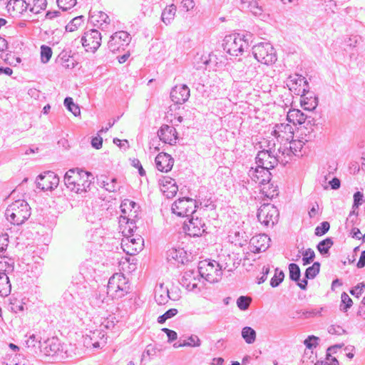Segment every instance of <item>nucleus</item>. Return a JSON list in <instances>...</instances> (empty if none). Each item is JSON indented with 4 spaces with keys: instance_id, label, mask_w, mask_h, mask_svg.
<instances>
[{
    "instance_id": "nucleus-1",
    "label": "nucleus",
    "mask_w": 365,
    "mask_h": 365,
    "mask_svg": "<svg viewBox=\"0 0 365 365\" xmlns=\"http://www.w3.org/2000/svg\"><path fill=\"white\" fill-rule=\"evenodd\" d=\"M120 229L123 236L120 245L124 252L135 255L142 250L144 240L140 235L133 234L134 229H136L135 225L121 226Z\"/></svg>"
},
{
    "instance_id": "nucleus-2",
    "label": "nucleus",
    "mask_w": 365,
    "mask_h": 365,
    "mask_svg": "<svg viewBox=\"0 0 365 365\" xmlns=\"http://www.w3.org/2000/svg\"><path fill=\"white\" fill-rule=\"evenodd\" d=\"M31 208L24 200H18L12 202L6 208L5 216L13 225H19L24 223L31 215Z\"/></svg>"
},
{
    "instance_id": "nucleus-3",
    "label": "nucleus",
    "mask_w": 365,
    "mask_h": 365,
    "mask_svg": "<svg viewBox=\"0 0 365 365\" xmlns=\"http://www.w3.org/2000/svg\"><path fill=\"white\" fill-rule=\"evenodd\" d=\"M130 289L128 279L122 273H115L108 283L107 294L112 299H120L125 296Z\"/></svg>"
},
{
    "instance_id": "nucleus-4",
    "label": "nucleus",
    "mask_w": 365,
    "mask_h": 365,
    "mask_svg": "<svg viewBox=\"0 0 365 365\" xmlns=\"http://www.w3.org/2000/svg\"><path fill=\"white\" fill-rule=\"evenodd\" d=\"M223 49L230 55L238 56L242 55L245 49L248 48V41L245 36L240 34L227 35L223 39Z\"/></svg>"
},
{
    "instance_id": "nucleus-5",
    "label": "nucleus",
    "mask_w": 365,
    "mask_h": 365,
    "mask_svg": "<svg viewBox=\"0 0 365 365\" xmlns=\"http://www.w3.org/2000/svg\"><path fill=\"white\" fill-rule=\"evenodd\" d=\"M252 53L258 62L265 65H271L277 59L275 49L269 42H260L255 45Z\"/></svg>"
},
{
    "instance_id": "nucleus-6",
    "label": "nucleus",
    "mask_w": 365,
    "mask_h": 365,
    "mask_svg": "<svg viewBox=\"0 0 365 365\" xmlns=\"http://www.w3.org/2000/svg\"><path fill=\"white\" fill-rule=\"evenodd\" d=\"M66 346L67 345H62L58 338L52 337L48 339L43 342L39 352L42 353L45 356H54L64 351L66 357H72L73 354H75L74 348L70 344L69 346H71V349H65L64 346Z\"/></svg>"
},
{
    "instance_id": "nucleus-7",
    "label": "nucleus",
    "mask_w": 365,
    "mask_h": 365,
    "mask_svg": "<svg viewBox=\"0 0 365 365\" xmlns=\"http://www.w3.org/2000/svg\"><path fill=\"white\" fill-rule=\"evenodd\" d=\"M198 269L202 278L210 283H215L222 277V267L215 261H203L200 263Z\"/></svg>"
},
{
    "instance_id": "nucleus-8",
    "label": "nucleus",
    "mask_w": 365,
    "mask_h": 365,
    "mask_svg": "<svg viewBox=\"0 0 365 365\" xmlns=\"http://www.w3.org/2000/svg\"><path fill=\"white\" fill-rule=\"evenodd\" d=\"M278 218L279 211L274 205L264 203L258 210L257 219L265 227H273L277 222Z\"/></svg>"
},
{
    "instance_id": "nucleus-9",
    "label": "nucleus",
    "mask_w": 365,
    "mask_h": 365,
    "mask_svg": "<svg viewBox=\"0 0 365 365\" xmlns=\"http://www.w3.org/2000/svg\"><path fill=\"white\" fill-rule=\"evenodd\" d=\"M138 205L128 199L124 200L120 205L121 215L119 218L120 227L135 225V218L137 217Z\"/></svg>"
},
{
    "instance_id": "nucleus-10",
    "label": "nucleus",
    "mask_w": 365,
    "mask_h": 365,
    "mask_svg": "<svg viewBox=\"0 0 365 365\" xmlns=\"http://www.w3.org/2000/svg\"><path fill=\"white\" fill-rule=\"evenodd\" d=\"M202 278L199 269H188L183 273L181 279V284L187 291L198 294L201 292V287H199V284Z\"/></svg>"
},
{
    "instance_id": "nucleus-11",
    "label": "nucleus",
    "mask_w": 365,
    "mask_h": 365,
    "mask_svg": "<svg viewBox=\"0 0 365 365\" xmlns=\"http://www.w3.org/2000/svg\"><path fill=\"white\" fill-rule=\"evenodd\" d=\"M196 202L192 198L182 197L172 205V211L179 217H189L196 211Z\"/></svg>"
},
{
    "instance_id": "nucleus-12",
    "label": "nucleus",
    "mask_w": 365,
    "mask_h": 365,
    "mask_svg": "<svg viewBox=\"0 0 365 365\" xmlns=\"http://www.w3.org/2000/svg\"><path fill=\"white\" fill-rule=\"evenodd\" d=\"M286 85L289 90L297 96H304V93L309 94L308 83L302 76L298 74L290 75L286 81Z\"/></svg>"
},
{
    "instance_id": "nucleus-13",
    "label": "nucleus",
    "mask_w": 365,
    "mask_h": 365,
    "mask_svg": "<svg viewBox=\"0 0 365 365\" xmlns=\"http://www.w3.org/2000/svg\"><path fill=\"white\" fill-rule=\"evenodd\" d=\"M101 39V34L97 29H90L84 33L81 42L86 51L94 53L100 47Z\"/></svg>"
},
{
    "instance_id": "nucleus-14",
    "label": "nucleus",
    "mask_w": 365,
    "mask_h": 365,
    "mask_svg": "<svg viewBox=\"0 0 365 365\" xmlns=\"http://www.w3.org/2000/svg\"><path fill=\"white\" fill-rule=\"evenodd\" d=\"M272 135L274 136L280 143H290L294 139V125L284 123L277 124L272 131Z\"/></svg>"
},
{
    "instance_id": "nucleus-15",
    "label": "nucleus",
    "mask_w": 365,
    "mask_h": 365,
    "mask_svg": "<svg viewBox=\"0 0 365 365\" xmlns=\"http://www.w3.org/2000/svg\"><path fill=\"white\" fill-rule=\"evenodd\" d=\"M130 34L124 31H120L113 34L108 42V47L112 52L118 51L124 49L130 42Z\"/></svg>"
},
{
    "instance_id": "nucleus-16",
    "label": "nucleus",
    "mask_w": 365,
    "mask_h": 365,
    "mask_svg": "<svg viewBox=\"0 0 365 365\" xmlns=\"http://www.w3.org/2000/svg\"><path fill=\"white\" fill-rule=\"evenodd\" d=\"M59 178L53 172L48 171L38 176L36 185L39 189L48 191L53 190L58 187Z\"/></svg>"
},
{
    "instance_id": "nucleus-17",
    "label": "nucleus",
    "mask_w": 365,
    "mask_h": 365,
    "mask_svg": "<svg viewBox=\"0 0 365 365\" xmlns=\"http://www.w3.org/2000/svg\"><path fill=\"white\" fill-rule=\"evenodd\" d=\"M183 228L188 235L192 237L200 236L207 229L202 220L197 217H194L193 215L187 221H185Z\"/></svg>"
},
{
    "instance_id": "nucleus-18",
    "label": "nucleus",
    "mask_w": 365,
    "mask_h": 365,
    "mask_svg": "<svg viewBox=\"0 0 365 365\" xmlns=\"http://www.w3.org/2000/svg\"><path fill=\"white\" fill-rule=\"evenodd\" d=\"M277 164V160L271 150H263L256 157L257 166L270 170Z\"/></svg>"
},
{
    "instance_id": "nucleus-19",
    "label": "nucleus",
    "mask_w": 365,
    "mask_h": 365,
    "mask_svg": "<svg viewBox=\"0 0 365 365\" xmlns=\"http://www.w3.org/2000/svg\"><path fill=\"white\" fill-rule=\"evenodd\" d=\"M270 238L265 234L257 235L252 237L250 241V251L254 253L264 252L269 247Z\"/></svg>"
},
{
    "instance_id": "nucleus-20",
    "label": "nucleus",
    "mask_w": 365,
    "mask_h": 365,
    "mask_svg": "<svg viewBox=\"0 0 365 365\" xmlns=\"http://www.w3.org/2000/svg\"><path fill=\"white\" fill-rule=\"evenodd\" d=\"M248 175L252 181L258 183L259 185L265 182H269L271 180V173L269 170L259 166H256L255 168H251Z\"/></svg>"
},
{
    "instance_id": "nucleus-21",
    "label": "nucleus",
    "mask_w": 365,
    "mask_h": 365,
    "mask_svg": "<svg viewBox=\"0 0 365 365\" xmlns=\"http://www.w3.org/2000/svg\"><path fill=\"white\" fill-rule=\"evenodd\" d=\"M160 191L168 198L173 197L178 190V187L174 179L169 177H163L159 180Z\"/></svg>"
},
{
    "instance_id": "nucleus-22",
    "label": "nucleus",
    "mask_w": 365,
    "mask_h": 365,
    "mask_svg": "<svg viewBox=\"0 0 365 365\" xmlns=\"http://www.w3.org/2000/svg\"><path fill=\"white\" fill-rule=\"evenodd\" d=\"M160 139L165 143L173 145L176 143L178 133L175 128L173 126L163 125L158 132Z\"/></svg>"
},
{
    "instance_id": "nucleus-23",
    "label": "nucleus",
    "mask_w": 365,
    "mask_h": 365,
    "mask_svg": "<svg viewBox=\"0 0 365 365\" xmlns=\"http://www.w3.org/2000/svg\"><path fill=\"white\" fill-rule=\"evenodd\" d=\"M89 19L91 24L103 31L108 29L110 24L109 16L103 11L91 13Z\"/></svg>"
},
{
    "instance_id": "nucleus-24",
    "label": "nucleus",
    "mask_w": 365,
    "mask_h": 365,
    "mask_svg": "<svg viewBox=\"0 0 365 365\" xmlns=\"http://www.w3.org/2000/svg\"><path fill=\"white\" fill-rule=\"evenodd\" d=\"M190 97V89L186 85L177 86L170 92L172 101L178 104L186 102Z\"/></svg>"
},
{
    "instance_id": "nucleus-25",
    "label": "nucleus",
    "mask_w": 365,
    "mask_h": 365,
    "mask_svg": "<svg viewBox=\"0 0 365 365\" xmlns=\"http://www.w3.org/2000/svg\"><path fill=\"white\" fill-rule=\"evenodd\" d=\"M155 161L157 169L160 172L165 173L171 170L174 163L173 158L165 153H159L156 156Z\"/></svg>"
},
{
    "instance_id": "nucleus-26",
    "label": "nucleus",
    "mask_w": 365,
    "mask_h": 365,
    "mask_svg": "<svg viewBox=\"0 0 365 365\" xmlns=\"http://www.w3.org/2000/svg\"><path fill=\"white\" fill-rule=\"evenodd\" d=\"M242 9H247L255 16L263 18V9L257 0H236Z\"/></svg>"
},
{
    "instance_id": "nucleus-27",
    "label": "nucleus",
    "mask_w": 365,
    "mask_h": 365,
    "mask_svg": "<svg viewBox=\"0 0 365 365\" xmlns=\"http://www.w3.org/2000/svg\"><path fill=\"white\" fill-rule=\"evenodd\" d=\"M79 177L81 180L78 181L77 186L74 192L81 194L83 192H87V190L89 189L93 178L90 173L83 170H80Z\"/></svg>"
},
{
    "instance_id": "nucleus-28",
    "label": "nucleus",
    "mask_w": 365,
    "mask_h": 365,
    "mask_svg": "<svg viewBox=\"0 0 365 365\" xmlns=\"http://www.w3.org/2000/svg\"><path fill=\"white\" fill-rule=\"evenodd\" d=\"M80 170L78 169H71L67 171L64 176V183L68 189L72 192H75L78 181L81 180Z\"/></svg>"
},
{
    "instance_id": "nucleus-29",
    "label": "nucleus",
    "mask_w": 365,
    "mask_h": 365,
    "mask_svg": "<svg viewBox=\"0 0 365 365\" xmlns=\"http://www.w3.org/2000/svg\"><path fill=\"white\" fill-rule=\"evenodd\" d=\"M289 278L294 281L297 282V285L302 289H306L307 285V280L304 279L302 281H299L300 277V269L297 264L292 263L289 265Z\"/></svg>"
},
{
    "instance_id": "nucleus-30",
    "label": "nucleus",
    "mask_w": 365,
    "mask_h": 365,
    "mask_svg": "<svg viewBox=\"0 0 365 365\" xmlns=\"http://www.w3.org/2000/svg\"><path fill=\"white\" fill-rule=\"evenodd\" d=\"M307 115L299 109H291L287 115V120L292 123L294 127L297 125H301L305 122Z\"/></svg>"
},
{
    "instance_id": "nucleus-31",
    "label": "nucleus",
    "mask_w": 365,
    "mask_h": 365,
    "mask_svg": "<svg viewBox=\"0 0 365 365\" xmlns=\"http://www.w3.org/2000/svg\"><path fill=\"white\" fill-rule=\"evenodd\" d=\"M170 299H172L169 294V290L164 287L163 284H160L155 291V299L158 304H165Z\"/></svg>"
},
{
    "instance_id": "nucleus-32",
    "label": "nucleus",
    "mask_w": 365,
    "mask_h": 365,
    "mask_svg": "<svg viewBox=\"0 0 365 365\" xmlns=\"http://www.w3.org/2000/svg\"><path fill=\"white\" fill-rule=\"evenodd\" d=\"M6 9L9 12L16 15L21 14L26 9V3L24 0H10L6 5Z\"/></svg>"
},
{
    "instance_id": "nucleus-33",
    "label": "nucleus",
    "mask_w": 365,
    "mask_h": 365,
    "mask_svg": "<svg viewBox=\"0 0 365 365\" xmlns=\"http://www.w3.org/2000/svg\"><path fill=\"white\" fill-rule=\"evenodd\" d=\"M300 103L304 110L311 111L317 108L318 99L317 97L312 96L309 97L306 96V93H304V96H300Z\"/></svg>"
},
{
    "instance_id": "nucleus-34",
    "label": "nucleus",
    "mask_w": 365,
    "mask_h": 365,
    "mask_svg": "<svg viewBox=\"0 0 365 365\" xmlns=\"http://www.w3.org/2000/svg\"><path fill=\"white\" fill-rule=\"evenodd\" d=\"M11 289V285L9 282L8 275L6 272L0 273V296L6 297L8 296Z\"/></svg>"
},
{
    "instance_id": "nucleus-35",
    "label": "nucleus",
    "mask_w": 365,
    "mask_h": 365,
    "mask_svg": "<svg viewBox=\"0 0 365 365\" xmlns=\"http://www.w3.org/2000/svg\"><path fill=\"white\" fill-rule=\"evenodd\" d=\"M14 260L6 256L0 255V273L6 272V274L13 272Z\"/></svg>"
},
{
    "instance_id": "nucleus-36",
    "label": "nucleus",
    "mask_w": 365,
    "mask_h": 365,
    "mask_svg": "<svg viewBox=\"0 0 365 365\" xmlns=\"http://www.w3.org/2000/svg\"><path fill=\"white\" fill-rule=\"evenodd\" d=\"M260 188V192L264 197L272 199L278 195L277 187L271 184L270 182L262 184Z\"/></svg>"
},
{
    "instance_id": "nucleus-37",
    "label": "nucleus",
    "mask_w": 365,
    "mask_h": 365,
    "mask_svg": "<svg viewBox=\"0 0 365 365\" xmlns=\"http://www.w3.org/2000/svg\"><path fill=\"white\" fill-rule=\"evenodd\" d=\"M186 253L182 248H173L168 252V259L169 260L173 259L178 263H184L186 259Z\"/></svg>"
},
{
    "instance_id": "nucleus-38",
    "label": "nucleus",
    "mask_w": 365,
    "mask_h": 365,
    "mask_svg": "<svg viewBox=\"0 0 365 365\" xmlns=\"http://www.w3.org/2000/svg\"><path fill=\"white\" fill-rule=\"evenodd\" d=\"M176 13V6L174 4H171L166 6L163 11L161 14V20L166 25H168L174 19Z\"/></svg>"
},
{
    "instance_id": "nucleus-39",
    "label": "nucleus",
    "mask_w": 365,
    "mask_h": 365,
    "mask_svg": "<svg viewBox=\"0 0 365 365\" xmlns=\"http://www.w3.org/2000/svg\"><path fill=\"white\" fill-rule=\"evenodd\" d=\"M26 346L34 354H37L41 348V341L38 339L35 334L29 336L27 340L25 341Z\"/></svg>"
},
{
    "instance_id": "nucleus-40",
    "label": "nucleus",
    "mask_w": 365,
    "mask_h": 365,
    "mask_svg": "<svg viewBox=\"0 0 365 365\" xmlns=\"http://www.w3.org/2000/svg\"><path fill=\"white\" fill-rule=\"evenodd\" d=\"M241 335L245 341L248 344H252L256 341L257 333L255 329L250 327H243Z\"/></svg>"
},
{
    "instance_id": "nucleus-41",
    "label": "nucleus",
    "mask_w": 365,
    "mask_h": 365,
    "mask_svg": "<svg viewBox=\"0 0 365 365\" xmlns=\"http://www.w3.org/2000/svg\"><path fill=\"white\" fill-rule=\"evenodd\" d=\"M83 22V16H79L73 18L66 26V31L68 32H73L81 26Z\"/></svg>"
},
{
    "instance_id": "nucleus-42",
    "label": "nucleus",
    "mask_w": 365,
    "mask_h": 365,
    "mask_svg": "<svg viewBox=\"0 0 365 365\" xmlns=\"http://www.w3.org/2000/svg\"><path fill=\"white\" fill-rule=\"evenodd\" d=\"M64 106L75 116H78L80 115V113H81L80 108L78 105H76L73 103L72 98H71V97L66 98L64 100Z\"/></svg>"
},
{
    "instance_id": "nucleus-43",
    "label": "nucleus",
    "mask_w": 365,
    "mask_h": 365,
    "mask_svg": "<svg viewBox=\"0 0 365 365\" xmlns=\"http://www.w3.org/2000/svg\"><path fill=\"white\" fill-rule=\"evenodd\" d=\"M333 245V241L331 238H327L321 241L317 245V250L322 255L329 252V249Z\"/></svg>"
},
{
    "instance_id": "nucleus-44",
    "label": "nucleus",
    "mask_w": 365,
    "mask_h": 365,
    "mask_svg": "<svg viewBox=\"0 0 365 365\" xmlns=\"http://www.w3.org/2000/svg\"><path fill=\"white\" fill-rule=\"evenodd\" d=\"M320 263L314 262L312 266L309 267L305 272V279H314L319 272Z\"/></svg>"
},
{
    "instance_id": "nucleus-45",
    "label": "nucleus",
    "mask_w": 365,
    "mask_h": 365,
    "mask_svg": "<svg viewBox=\"0 0 365 365\" xmlns=\"http://www.w3.org/2000/svg\"><path fill=\"white\" fill-rule=\"evenodd\" d=\"M47 5L46 0H33V6L30 11L34 14H38L41 11L46 9Z\"/></svg>"
},
{
    "instance_id": "nucleus-46",
    "label": "nucleus",
    "mask_w": 365,
    "mask_h": 365,
    "mask_svg": "<svg viewBox=\"0 0 365 365\" xmlns=\"http://www.w3.org/2000/svg\"><path fill=\"white\" fill-rule=\"evenodd\" d=\"M252 299L250 297L246 296H240L237 299V305L240 310L245 311L249 308Z\"/></svg>"
},
{
    "instance_id": "nucleus-47",
    "label": "nucleus",
    "mask_w": 365,
    "mask_h": 365,
    "mask_svg": "<svg viewBox=\"0 0 365 365\" xmlns=\"http://www.w3.org/2000/svg\"><path fill=\"white\" fill-rule=\"evenodd\" d=\"M201 340L197 335H191L190 336L187 340H185L182 342V345H185V346L190 347H199L201 346Z\"/></svg>"
},
{
    "instance_id": "nucleus-48",
    "label": "nucleus",
    "mask_w": 365,
    "mask_h": 365,
    "mask_svg": "<svg viewBox=\"0 0 365 365\" xmlns=\"http://www.w3.org/2000/svg\"><path fill=\"white\" fill-rule=\"evenodd\" d=\"M284 277V272L282 271H279L278 269H276L274 275L271 279L270 285L272 287H277L283 281Z\"/></svg>"
},
{
    "instance_id": "nucleus-49",
    "label": "nucleus",
    "mask_w": 365,
    "mask_h": 365,
    "mask_svg": "<svg viewBox=\"0 0 365 365\" xmlns=\"http://www.w3.org/2000/svg\"><path fill=\"white\" fill-rule=\"evenodd\" d=\"M52 56V50L49 46L43 45L41 47V58L43 63L48 62Z\"/></svg>"
},
{
    "instance_id": "nucleus-50",
    "label": "nucleus",
    "mask_w": 365,
    "mask_h": 365,
    "mask_svg": "<svg viewBox=\"0 0 365 365\" xmlns=\"http://www.w3.org/2000/svg\"><path fill=\"white\" fill-rule=\"evenodd\" d=\"M302 262L304 265L310 264L315 257V253L314 250L309 248L302 252Z\"/></svg>"
},
{
    "instance_id": "nucleus-51",
    "label": "nucleus",
    "mask_w": 365,
    "mask_h": 365,
    "mask_svg": "<svg viewBox=\"0 0 365 365\" xmlns=\"http://www.w3.org/2000/svg\"><path fill=\"white\" fill-rule=\"evenodd\" d=\"M77 3L76 0H57L58 6L63 11L71 9Z\"/></svg>"
},
{
    "instance_id": "nucleus-52",
    "label": "nucleus",
    "mask_w": 365,
    "mask_h": 365,
    "mask_svg": "<svg viewBox=\"0 0 365 365\" xmlns=\"http://www.w3.org/2000/svg\"><path fill=\"white\" fill-rule=\"evenodd\" d=\"M319 339L314 335L309 336L304 341V344L309 349L317 347Z\"/></svg>"
},
{
    "instance_id": "nucleus-53",
    "label": "nucleus",
    "mask_w": 365,
    "mask_h": 365,
    "mask_svg": "<svg viewBox=\"0 0 365 365\" xmlns=\"http://www.w3.org/2000/svg\"><path fill=\"white\" fill-rule=\"evenodd\" d=\"M329 223L328 222H323L320 225L317 226L315 229V235L322 236L328 232L329 230Z\"/></svg>"
},
{
    "instance_id": "nucleus-54",
    "label": "nucleus",
    "mask_w": 365,
    "mask_h": 365,
    "mask_svg": "<svg viewBox=\"0 0 365 365\" xmlns=\"http://www.w3.org/2000/svg\"><path fill=\"white\" fill-rule=\"evenodd\" d=\"M107 297L104 293L98 292L96 294L93 304L95 306L101 307L104 303L106 302Z\"/></svg>"
},
{
    "instance_id": "nucleus-55",
    "label": "nucleus",
    "mask_w": 365,
    "mask_h": 365,
    "mask_svg": "<svg viewBox=\"0 0 365 365\" xmlns=\"http://www.w3.org/2000/svg\"><path fill=\"white\" fill-rule=\"evenodd\" d=\"M106 185V190L108 192H116L119 190L120 187L118 184L116 178H111L110 181H108V184Z\"/></svg>"
},
{
    "instance_id": "nucleus-56",
    "label": "nucleus",
    "mask_w": 365,
    "mask_h": 365,
    "mask_svg": "<svg viewBox=\"0 0 365 365\" xmlns=\"http://www.w3.org/2000/svg\"><path fill=\"white\" fill-rule=\"evenodd\" d=\"M341 302L345 304V307L343 308L344 310H346L352 306V300L346 292L341 294Z\"/></svg>"
},
{
    "instance_id": "nucleus-57",
    "label": "nucleus",
    "mask_w": 365,
    "mask_h": 365,
    "mask_svg": "<svg viewBox=\"0 0 365 365\" xmlns=\"http://www.w3.org/2000/svg\"><path fill=\"white\" fill-rule=\"evenodd\" d=\"M364 287L365 284L364 283H359L350 291V293L352 295L359 297L361 294Z\"/></svg>"
},
{
    "instance_id": "nucleus-58",
    "label": "nucleus",
    "mask_w": 365,
    "mask_h": 365,
    "mask_svg": "<svg viewBox=\"0 0 365 365\" xmlns=\"http://www.w3.org/2000/svg\"><path fill=\"white\" fill-rule=\"evenodd\" d=\"M162 331L167 334L168 341H173L178 338L177 333L173 330L169 329L168 328H163Z\"/></svg>"
},
{
    "instance_id": "nucleus-59",
    "label": "nucleus",
    "mask_w": 365,
    "mask_h": 365,
    "mask_svg": "<svg viewBox=\"0 0 365 365\" xmlns=\"http://www.w3.org/2000/svg\"><path fill=\"white\" fill-rule=\"evenodd\" d=\"M102 144L103 138L99 135V134L91 140V145L96 149H100L102 147Z\"/></svg>"
},
{
    "instance_id": "nucleus-60",
    "label": "nucleus",
    "mask_w": 365,
    "mask_h": 365,
    "mask_svg": "<svg viewBox=\"0 0 365 365\" xmlns=\"http://www.w3.org/2000/svg\"><path fill=\"white\" fill-rule=\"evenodd\" d=\"M111 178H109L106 176L101 175L97 179V183L101 187L106 190V185L108 184V181H110Z\"/></svg>"
},
{
    "instance_id": "nucleus-61",
    "label": "nucleus",
    "mask_w": 365,
    "mask_h": 365,
    "mask_svg": "<svg viewBox=\"0 0 365 365\" xmlns=\"http://www.w3.org/2000/svg\"><path fill=\"white\" fill-rule=\"evenodd\" d=\"M132 165L133 166H134L135 168H138V172H139V174L141 175V176H143L145 175V171L144 170V169L142 167V165L140 163V162L139 161V160L138 159H133L132 160Z\"/></svg>"
},
{
    "instance_id": "nucleus-62",
    "label": "nucleus",
    "mask_w": 365,
    "mask_h": 365,
    "mask_svg": "<svg viewBox=\"0 0 365 365\" xmlns=\"http://www.w3.org/2000/svg\"><path fill=\"white\" fill-rule=\"evenodd\" d=\"M182 7L187 11H190L195 7V2L193 0H183L182 1Z\"/></svg>"
},
{
    "instance_id": "nucleus-63",
    "label": "nucleus",
    "mask_w": 365,
    "mask_h": 365,
    "mask_svg": "<svg viewBox=\"0 0 365 365\" xmlns=\"http://www.w3.org/2000/svg\"><path fill=\"white\" fill-rule=\"evenodd\" d=\"M314 365H339V361L336 358H331V362L329 363L326 359L324 361H317Z\"/></svg>"
},
{
    "instance_id": "nucleus-64",
    "label": "nucleus",
    "mask_w": 365,
    "mask_h": 365,
    "mask_svg": "<svg viewBox=\"0 0 365 365\" xmlns=\"http://www.w3.org/2000/svg\"><path fill=\"white\" fill-rule=\"evenodd\" d=\"M356 266L358 268H362L365 266V250L361 252Z\"/></svg>"
}]
</instances>
